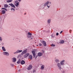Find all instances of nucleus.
<instances>
[{
    "instance_id": "ddd939ff",
    "label": "nucleus",
    "mask_w": 73,
    "mask_h": 73,
    "mask_svg": "<svg viewBox=\"0 0 73 73\" xmlns=\"http://www.w3.org/2000/svg\"><path fill=\"white\" fill-rule=\"evenodd\" d=\"M9 5H10V6H11L12 7V8H15V5H13V4H12V3H10L9 4Z\"/></svg>"
},
{
    "instance_id": "473e14b6",
    "label": "nucleus",
    "mask_w": 73,
    "mask_h": 73,
    "mask_svg": "<svg viewBox=\"0 0 73 73\" xmlns=\"http://www.w3.org/2000/svg\"><path fill=\"white\" fill-rule=\"evenodd\" d=\"M42 46V44L41 43H39V46Z\"/></svg>"
},
{
    "instance_id": "a211bd4d",
    "label": "nucleus",
    "mask_w": 73,
    "mask_h": 73,
    "mask_svg": "<svg viewBox=\"0 0 73 73\" xmlns=\"http://www.w3.org/2000/svg\"><path fill=\"white\" fill-rule=\"evenodd\" d=\"M21 65H24L25 64V61L22 60L21 62Z\"/></svg>"
},
{
    "instance_id": "c756f323",
    "label": "nucleus",
    "mask_w": 73,
    "mask_h": 73,
    "mask_svg": "<svg viewBox=\"0 0 73 73\" xmlns=\"http://www.w3.org/2000/svg\"><path fill=\"white\" fill-rule=\"evenodd\" d=\"M2 9H4V10H5V11H7V9L5 8H2Z\"/></svg>"
},
{
    "instance_id": "c85d7f7f",
    "label": "nucleus",
    "mask_w": 73,
    "mask_h": 73,
    "mask_svg": "<svg viewBox=\"0 0 73 73\" xmlns=\"http://www.w3.org/2000/svg\"><path fill=\"white\" fill-rule=\"evenodd\" d=\"M17 64H20V60H18L17 62Z\"/></svg>"
},
{
    "instance_id": "cd10ccee",
    "label": "nucleus",
    "mask_w": 73,
    "mask_h": 73,
    "mask_svg": "<svg viewBox=\"0 0 73 73\" xmlns=\"http://www.w3.org/2000/svg\"><path fill=\"white\" fill-rule=\"evenodd\" d=\"M51 46H53V47H54V46H56V45H55L54 44H52L51 45Z\"/></svg>"
},
{
    "instance_id": "4c0bfd02",
    "label": "nucleus",
    "mask_w": 73,
    "mask_h": 73,
    "mask_svg": "<svg viewBox=\"0 0 73 73\" xmlns=\"http://www.w3.org/2000/svg\"><path fill=\"white\" fill-rule=\"evenodd\" d=\"M18 1L19 2H20L21 1V0H18Z\"/></svg>"
},
{
    "instance_id": "ea45409f",
    "label": "nucleus",
    "mask_w": 73,
    "mask_h": 73,
    "mask_svg": "<svg viewBox=\"0 0 73 73\" xmlns=\"http://www.w3.org/2000/svg\"><path fill=\"white\" fill-rule=\"evenodd\" d=\"M20 70H18V71L19 72H20Z\"/></svg>"
},
{
    "instance_id": "393cba45",
    "label": "nucleus",
    "mask_w": 73,
    "mask_h": 73,
    "mask_svg": "<svg viewBox=\"0 0 73 73\" xmlns=\"http://www.w3.org/2000/svg\"><path fill=\"white\" fill-rule=\"evenodd\" d=\"M12 0H8L7 1V3H11V2H12Z\"/></svg>"
},
{
    "instance_id": "c9c22d12",
    "label": "nucleus",
    "mask_w": 73,
    "mask_h": 73,
    "mask_svg": "<svg viewBox=\"0 0 73 73\" xmlns=\"http://www.w3.org/2000/svg\"><path fill=\"white\" fill-rule=\"evenodd\" d=\"M11 66H13V64H11Z\"/></svg>"
},
{
    "instance_id": "2f4dec72",
    "label": "nucleus",
    "mask_w": 73,
    "mask_h": 73,
    "mask_svg": "<svg viewBox=\"0 0 73 73\" xmlns=\"http://www.w3.org/2000/svg\"><path fill=\"white\" fill-rule=\"evenodd\" d=\"M28 31H26V33L27 35H28Z\"/></svg>"
},
{
    "instance_id": "79ce46f5",
    "label": "nucleus",
    "mask_w": 73,
    "mask_h": 73,
    "mask_svg": "<svg viewBox=\"0 0 73 73\" xmlns=\"http://www.w3.org/2000/svg\"><path fill=\"white\" fill-rule=\"evenodd\" d=\"M35 72V71H33V72Z\"/></svg>"
},
{
    "instance_id": "bb28decb",
    "label": "nucleus",
    "mask_w": 73,
    "mask_h": 73,
    "mask_svg": "<svg viewBox=\"0 0 73 73\" xmlns=\"http://www.w3.org/2000/svg\"><path fill=\"white\" fill-rule=\"evenodd\" d=\"M8 5L7 4H5L4 5V7L5 8H7L8 7Z\"/></svg>"
},
{
    "instance_id": "c03bdc74",
    "label": "nucleus",
    "mask_w": 73,
    "mask_h": 73,
    "mask_svg": "<svg viewBox=\"0 0 73 73\" xmlns=\"http://www.w3.org/2000/svg\"><path fill=\"white\" fill-rule=\"evenodd\" d=\"M33 38H31V39H33Z\"/></svg>"
},
{
    "instance_id": "f03ea898",
    "label": "nucleus",
    "mask_w": 73,
    "mask_h": 73,
    "mask_svg": "<svg viewBox=\"0 0 73 73\" xmlns=\"http://www.w3.org/2000/svg\"><path fill=\"white\" fill-rule=\"evenodd\" d=\"M57 66L58 67V68L60 70H61V69H62V68H61V65L60 63H57Z\"/></svg>"
},
{
    "instance_id": "a19ab883",
    "label": "nucleus",
    "mask_w": 73,
    "mask_h": 73,
    "mask_svg": "<svg viewBox=\"0 0 73 73\" xmlns=\"http://www.w3.org/2000/svg\"><path fill=\"white\" fill-rule=\"evenodd\" d=\"M35 72V71H33V72Z\"/></svg>"
},
{
    "instance_id": "dca6fc26",
    "label": "nucleus",
    "mask_w": 73,
    "mask_h": 73,
    "mask_svg": "<svg viewBox=\"0 0 73 73\" xmlns=\"http://www.w3.org/2000/svg\"><path fill=\"white\" fill-rule=\"evenodd\" d=\"M44 67H45V66L44 65H42L40 67V69H41V70H44Z\"/></svg>"
},
{
    "instance_id": "5701e85b",
    "label": "nucleus",
    "mask_w": 73,
    "mask_h": 73,
    "mask_svg": "<svg viewBox=\"0 0 73 73\" xmlns=\"http://www.w3.org/2000/svg\"><path fill=\"white\" fill-rule=\"evenodd\" d=\"M2 14H5L6 12L5 11V10H3L2 11Z\"/></svg>"
},
{
    "instance_id": "e433bc0d",
    "label": "nucleus",
    "mask_w": 73,
    "mask_h": 73,
    "mask_svg": "<svg viewBox=\"0 0 73 73\" xmlns=\"http://www.w3.org/2000/svg\"><path fill=\"white\" fill-rule=\"evenodd\" d=\"M62 31H61L60 32V34H61L62 33Z\"/></svg>"
},
{
    "instance_id": "7ed1b4c3",
    "label": "nucleus",
    "mask_w": 73,
    "mask_h": 73,
    "mask_svg": "<svg viewBox=\"0 0 73 73\" xmlns=\"http://www.w3.org/2000/svg\"><path fill=\"white\" fill-rule=\"evenodd\" d=\"M27 49H26L23 50L21 53V55H23L24 54H25L27 53Z\"/></svg>"
},
{
    "instance_id": "7c9ffc66",
    "label": "nucleus",
    "mask_w": 73,
    "mask_h": 73,
    "mask_svg": "<svg viewBox=\"0 0 73 73\" xmlns=\"http://www.w3.org/2000/svg\"><path fill=\"white\" fill-rule=\"evenodd\" d=\"M3 40V39H2V37H1L0 36V40H1V41Z\"/></svg>"
},
{
    "instance_id": "72a5a7b5",
    "label": "nucleus",
    "mask_w": 73,
    "mask_h": 73,
    "mask_svg": "<svg viewBox=\"0 0 73 73\" xmlns=\"http://www.w3.org/2000/svg\"><path fill=\"white\" fill-rule=\"evenodd\" d=\"M19 3V2H18V1L16 0L15 1V3Z\"/></svg>"
},
{
    "instance_id": "f8f14e48",
    "label": "nucleus",
    "mask_w": 73,
    "mask_h": 73,
    "mask_svg": "<svg viewBox=\"0 0 73 73\" xmlns=\"http://www.w3.org/2000/svg\"><path fill=\"white\" fill-rule=\"evenodd\" d=\"M19 4H20V3L19 2H17L14 4L15 6H16V7H19Z\"/></svg>"
},
{
    "instance_id": "9d476101",
    "label": "nucleus",
    "mask_w": 73,
    "mask_h": 73,
    "mask_svg": "<svg viewBox=\"0 0 73 73\" xmlns=\"http://www.w3.org/2000/svg\"><path fill=\"white\" fill-rule=\"evenodd\" d=\"M29 55V53H27L26 54H25L24 55V58H27L28 56Z\"/></svg>"
},
{
    "instance_id": "20e7f679",
    "label": "nucleus",
    "mask_w": 73,
    "mask_h": 73,
    "mask_svg": "<svg viewBox=\"0 0 73 73\" xmlns=\"http://www.w3.org/2000/svg\"><path fill=\"white\" fill-rule=\"evenodd\" d=\"M40 42H41V43H42L44 46H46V42L44 41L41 40Z\"/></svg>"
},
{
    "instance_id": "2eb2a0df",
    "label": "nucleus",
    "mask_w": 73,
    "mask_h": 73,
    "mask_svg": "<svg viewBox=\"0 0 73 73\" xmlns=\"http://www.w3.org/2000/svg\"><path fill=\"white\" fill-rule=\"evenodd\" d=\"M44 7V5H42L40 6V7H39V9H43Z\"/></svg>"
},
{
    "instance_id": "a878e982",
    "label": "nucleus",
    "mask_w": 73,
    "mask_h": 73,
    "mask_svg": "<svg viewBox=\"0 0 73 73\" xmlns=\"http://www.w3.org/2000/svg\"><path fill=\"white\" fill-rule=\"evenodd\" d=\"M11 10L12 12H15V9L12 8L11 9Z\"/></svg>"
},
{
    "instance_id": "a18cd8bd",
    "label": "nucleus",
    "mask_w": 73,
    "mask_h": 73,
    "mask_svg": "<svg viewBox=\"0 0 73 73\" xmlns=\"http://www.w3.org/2000/svg\"><path fill=\"white\" fill-rule=\"evenodd\" d=\"M37 46H38V45H37Z\"/></svg>"
},
{
    "instance_id": "aec40b11",
    "label": "nucleus",
    "mask_w": 73,
    "mask_h": 73,
    "mask_svg": "<svg viewBox=\"0 0 73 73\" xmlns=\"http://www.w3.org/2000/svg\"><path fill=\"white\" fill-rule=\"evenodd\" d=\"M13 61L14 62H16V58H13Z\"/></svg>"
},
{
    "instance_id": "f3484780",
    "label": "nucleus",
    "mask_w": 73,
    "mask_h": 73,
    "mask_svg": "<svg viewBox=\"0 0 73 73\" xmlns=\"http://www.w3.org/2000/svg\"><path fill=\"white\" fill-rule=\"evenodd\" d=\"M33 58V57L31 55H29V59H30V60H32V58Z\"/></svg>"
},
{
    "instance_id": "9b49d317",
    "label": "nucleus",
    "mask_w": 73,
    "mask_h": 73,
    "mask_svg": "<svg viewBox=\"0 0 73 73\" xmlns=\"http://www.w3.org/2000/svg\"><path fill=\"white\" fill-rule=\"evenodd\" d=\"M32 68V65H29V66L28 67L27 69L28 70H31Z\"/></svg>"
},
{
    "instance_id": "f257e3e1",
    "label": "nucleus",
    "mask_w": 73,
    "mask_h": 73,
    "mask_svg": "<svg viewBox=\"0 0 73 73\" xmlns=\"http://www.w3.org/2000/svg\"><path fill=\"white\" fill-rule=\"evenodd\" d=\"M49 1H48L47 2H46L44 4V6L45 7V6H47L48 8H50V5H49V6H48V4H49Z\"/></svg>"
},
{
    "instance_id": "b1692460",
    "label": "nucleus",
    "mask_w": 73,
    "mask_h": 73,
    "mask_svg": "<svg viewBox=\"0 0 73 73\" xmlns=\"http://www.w3.org/2000/svg\"><path fill=\"white\" fill-rule=\"evenodd\" d=\"M64 40H61L60 43V44H64Z\"/></svg>"
},
{
    "instance_id": "49530a36",
    "label": "nucleus",
    "mask_w": 73,
    "mask_h": 73,
    "mask_svg": "<svg viewBox=\"0 0 73 73\" xmlns=\"http://www.w3.org/2000/svg\"><path fill=\"white\" fill-rule=\"evenodd\" d=\"M16 38V39H17V38Z\"/></svg>"
},
{
    "instance_id": "4468645a",
    "label": "nucleus",
    "mask_w": 73,
    "mask_h": 73,
    "mask_svg": "<svg viewBox=\"0 0 73 73\" xmlns=\"http://www.w3.org/2000/svg\"><path fill=\"white\" fill-rule=\"evenodd\" d=\"M38 56H39V57H41V56L42 55V53L40 52H39L38 53Z\"/></svg>"
},
{
    "instance_id": "0eeeda50",
    "label": "nucleus",
    "mask_w": 73,
    "mask_h": 73,
    "mask_svg": "<svg viewBox=\"0 0 73 73\" xmlns=\"http://www.w3.org/2000/svg\"><path fill=\"white\" fill-rule=\"evenodd\" d=\"M65 61V60H62L60 62V64L61 65H64Z\"/></svg>"
},
{
    "instance_id": "58836bf2",
    "label": "nucleus",
    "mask_w": 73,
    "mask_h": 73,
    "mask_svg": "<svg viewBox=\"0 0 73 73\" xmlns=\"http://www.w3.org/2000/svg\"><path fill=\"white\" fill-rule=\"evenodd\" d=\"M49 5H50V4H51V2H49Z\"/></svg>"
},
{
    "instance_id": "37998d69",
    "label": "nucleus",
    "mask_w": 73,
    "mask_h": 73,
    "mask_svg": "<svg viewBox=\"0 0 73 73\" xmlns=\"http://www.w3.org/2000/svg\"><path fill=\"white\" fill-rule=\"evenodd\" d=\"M35 58H37V56H36Z\"/></svg>"
},
{
    "instance_id": "4be33fe9",
    "label": "nucleus",
    "mask_w": 73,
    "mask_h": 73,
    "mask_svg": "<svg viewBox=\"0 0 73 73\" xmlns=\"http://www.w3.org/2000/svg\"><path fill=\"white\" fill-rule=\"evenodd\" d=\"M2 50H3V51H6V50H5V48H4V47L2 46Z\"/></svg>"
},
{
    "instance_id": "423d86ee",
    "label": "nucleus",
    "mask_w": 73,
    "mask_h": 73,
    "mask_svg": "<svg viewBox=\"0 0 73 73\" xmlns=\"http://www.w3.org/2000/svg\"><path fill=\"white\" fill-rule=\"evenodd\" d=\"M23 52L22 50H18L16 52H14V54H17V53H21Z\"/></svg>"
},
{
    "instance_id": "1a4fd4ad",
    "label": "nucleus",
    "mask_w": 73,
    "mask_h": 73,
    "mask_svg": "<svg viewBox=\"0 0 73 73\" xmlns=\"http://www.w3.org/2000/svg\"><path fill=\"white\" fill-rule=\"evenodd\" d=\"M31 53H32L33 55L34 58H35V56H36V53L35 52V51H32Z\"/></svg>"
},
{
    "instance_id": "39448f33",
    "label": "nucleus",
    "mask_w": 73,
    "mask_h": 73,
    "mask_svg": "<svg viewBox=\"0 0 73 73\" xmlns=\"http://www.w3.org/2000/svg\"><path fill=\"white\" fill-rule=\"evenodd\" d=\"M3 54H4V55H5L7 56H9V53H8V52H3Z\"/></svg>"
},
{
    "instance_id": "412c9836",
    "label": "nucleus",
    "mask_w": 73,
    "mask_h": 73,
    "mask_svg": "<svg viewBox=\"0 0 73 73\" xmlns=\"http://www.w3.org/2000/svg\"><path fill=\"white\" fill-rule=\"evenodd\" d=\"M50 22H51V20L50 19H48L47 20V23L48 24H50Z\"/></svg>"
},
{
    "instance_id": "f704fd0d",
    "label": "nucleus",
    "mask_w": 73,
    "mask_h": 73,
    "mask_svg": "<svg viewBox=\"0 0 73 73\" xmlns=\"http://www.w3.org/2000/svg\"><path fill=\"white\" fill-rule=\"evenodd\" d=\"M58 35H59V34L58 33H56V36H58Z\"/></svg>"
},
{
    "instance_id": "6ab92c4d",
    "label": "nucleus",
    "mask_w": 73,
    "mask_h": 73,
    "mask_svg": "<svg viewBox=\"0 0 73 73\" xmlns=\"http://www.w3.org/2000/svg\"><path fill=\"white\" fill-rule=\"evenodd\" d=\"M55 61L56 62L58 63V62H60V60H59V59H56L55 60Z\"/></svg>"
},
{
    "instance_id": "6e6552de",
    "label": "nucleus",
    "mask_w": 73,
    "mask_h": 73,
    "mask_svg": "<svg viewBox=\"0 0 73 73\" xmlns=\"http://www.w3.org/2000/svg\"><path fill=\"white\" fill-rule=\"evenodd\" d=\"M27 35H27V37L28 38H31V35H32V33L30 32H29L28 33Z\"/></svg>"
}]
</instances>
